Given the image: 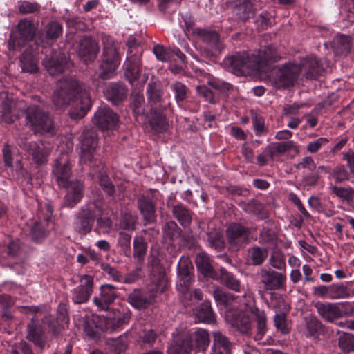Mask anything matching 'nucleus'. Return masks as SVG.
Instances as JSON below:
<instances>
[{
    "label": "nucleus",
    "instance_id": "4be33fe9",
    "mask_svg": "<svg viewBox=\"0 0 354 354\" xmlns=\"http://www.w3.org/2000/svg\"><path fill=\"white\" fill-rule=\"evenodd\" d=\"M261 282L266 290L280 289L286 280V276L271 269H262L259 272Z\"/></svg>",
    "mask_w": 354,
    "mask_h": 354
},
{
    "label": "nucleus",
    "instance_id": "c756f323",
    "mask_svg": "<svg viewBox=\"0 0 354 354\" xmlns=\"http://www.w3.org/2000/svg\"><path fill=\"white\" fill-rule=\"evenodd\" d=\"M127 88L120 83H111L104 91L106 99L114 105H118L127 97Z\"/></svg>",
    "mask_w": 354,
    "mask_h": 354
},
{
    "label": "nucleus",
    "instance_id": "ea45409f",
    "mask_svg": "<svg viewBox=\"0 0 354 354\" xmlns=\"http://www.w3.org/2000/svg\"><path fill=\"white\" fill-rule=\"evenodd\" d=\"M305 328L304 334L306 337L317 338L324 332L323 324L316 317L313 316L305 318Z\"/></svg>",
    "mask_w": 354,
    "mask_h": 354
},
{
    "label": "nucleus",
    "instance_id": "8fccbe9b",
    "mask_svg": "<svg viewBox=\"0 0 354 354\" xmlns=\"http://www.w3.org/2000/svg\"><path fill=\"white\" fill-rule=\"evenodd\" d=\"M90 167H95V165H93L92 164L89 165ZM99 169V183L102 189L104 192H106L109 196H113L115 194V187L113 185L111 180L108 176L106 172L104 171V166L102 165H96Z\"/></svg>",
    "mask_w": 354,
    "mask_h": 354
},
{
    "label": "nucleus",
    "instance_id": "3c124183",
    "mask_svg": "<svg viewBox=\"0 0 354 354\" xmlns=\"http://www.w3.org/2000/svg\"><path fill=\"white\" fill-rule=\"evenodd\" d=\"M130 107L136 115H142L145 112V98L140 90H133L130 97Z\"/></svg>",
    "mask_w": 354,
    "mask_h": 354
},
{
    "label": "nucleus",
    "instance_id": "2f4dec72",
    "mask_svg": "<svg viewBox=\"0 0 354 354\" xmlns=\"http://www.w3.org/2000/svg\"><path fill=\"white\" fill-rule=\"evenodd\" d=\"M138 205L145 221V225L155 222V205L149 196H141L138 198Z\"/></svg>",
    "mask_w": 354,
    "mask_h": 354
},
{
    "label": "nucleus",
    "instance_id": "20e7f679",
    "mask_svg": "<svg viewBox=\"0 0 354 354\" xmlns=\"http://www.w3.org/2000/svg\"><path fill=\"white\" fill-rule=\"evenodd\" d=\"M26 124L35 133H55V127L49 112L38 105L28 106L25 111Z\"/></svg>",
    "mask_w": 354,
    "mask_h": 354
},
{
    "label": "nucleus",
    "instance_id": "9d476101",
    "mask_svg": "<svg viewBox=\"0 0 354 354\" xmlns=\"http://www.w3.org/2000/svg\"><path fill=\"white\" fill-rule=\"evenodd\" d=\"M124 324V319L121 317H118L117 319H106L104 317L98 316H92L88 317L84 322V331L86 336L90 339L95 338L100 331L104 329L109 330L112 328L114 330Z\"/></svg>",
    "mask_w": 354,
    "mask_h": 354
},
{
    "label": "nucleus",
    "instance_id": "4d7b16f0",
    "mask_svg": "<svg viewBox=\"0 0 354 354\" xmlns=\"http://www.w3.org/2000/svg\"><path fill=\"white\" fill-rule=\"evenodd\" d=\"M274 324L277 330L282 334L286 335L290 332V322L287 319V313H276L274 317Z\"/></svg>",
    "mask_w": 354,
    "mask_h": 354
},
{
    "label": "nucleus",
    "instance_id": "aec40b11",
    "mask_svg": "<svg viewBox=\"0 0 354 354\" xmlns=\"http://www.w3.org/2000/svg\"><path fill=\"white\" fill-rule=\"evenodd\" d=\"M118 120V115L106 106L100 107L93 118V124L102 131L115 127Z\"/></svg>",
    "mask_w": 354,
    "mask_h": 354
},
{
    "label": "nucleus",
    "instance_id": "6ab92c4d",
    "mask_svg": "<svg viewBox=\"0 0 354 354\" xmlns=\"http://www.w3.org/2000/svg\"><path fill=\"white\" fill-rule=\"evenodd\" d=\"M53 173L59 187L66 186L71 182V167L68 154L63 153L56 159Z\"/></svg>",
    "mask_w": 354,
    "mask_h": 354
},
{
    "label": "nucleus",
    "instance_id": "864d4df0",
    "mask_svg": "<svg viewBox=\"0 0 354 354\" xmlns=\"http://www.w3.org/2000/svg\"><path fill=\"white\" fill-rule=\"evenodd\" d=\"M138 223V217L131 212H125L122 214L119 221V228L122 231H131L136 230V224Z\"/></svg>",
    "mask_w": 354,
    "mask_h": 354
},
{
    "label": "nucleus",
    "instance_id": "09e8293b",
    "mask_svg": "<svg viewBox=\"0 0 354 354\" xmlns=\"http://www.w3.org/2000/svg\"><path fill=\"white\" fill-rule=\"evenodd\" d=\"M108 354H121L127 348V339L125 336L116 338H109L106 340Z\"/></svg>",
    "mask_w": 354,
    "mask_h": 354
},
{
    "label": "nucleus",
    "instance_id": "79ce46f5",
    "mask_svg": "<svg viewBox=\"0 0 354 354\" xmlns=\"http://www.w3.org/2000/svg\"><path fill=\"white\" fill-rule=\"evenodd\" d=\"M218 279L228 289L234 292H239L241 289L240 281L236 279L232 273L227 272L225 268H221L219 270Z\"/></svg>",
    "mask_w": 354,
    "mask_h": 354
},
{
    "label": "nucleus",
    "instance_id": "0e129e2a",
    "mask_svg": "<svg viewBox=\"0 0 354 354\" xmlns=\"http://www.w3.org/2000/svg\"><path fill=\"white\" fill-rule=\"evenodd\" d=\"M171 88L174 92V98L177 103L184 101L187 97V88L180 82H176Z\"/></svg>",
    "mask_w": 354,
    "mask_h": 354
},
{
    "label": "nucleus",
    "instance_id": "4468645a",
    "mask_svg": "<svg viewBox=\"0 0 354 354\" xmlns=\"http://www.w3.org/2000/svg\"><path fill=\"white\" fill-rule=\"evenodd\" d=\"M225 319L240 333L252 336V322L242 310L236 308L227 309L225 312Z\"/></svg>",
    "mask_w": 354,
    "mask_h": 354
},
{
    "label": "nucleus",
    "instance_id": "e2e57ef3",
    "mask_svg": "<svg viewBox=\"0 0 354 354\" xmlns=\"http://www.w3.org/2000/svg\"><path fill=\"white\" fill-rule=\"evenodd\" d=\"M338 345L345 353L354 351V336L348 333H342L339 337Z\"/></svg>",
    "mask_w": 354,
    "mask_h": 354
},
{
    "label": "nucleus",
    "instance_id": "de8ad7c7",
    "mask_svg": "<svg viewBox=\"0 0 354 354\" xmlns=\"http://www.w3.org/2000/svg\"><path fill=\"white\" fill-rule=\"evenodd\" d=\"M236 14L243 20L252 18L255 14V9L251 0H236Z\"/></svg>",
    "mask_w": 354,
    "mask_h": 354
},
{
    "label": "nucleus",
    "instance_id": "f257e3e1",
    "mask_svg": "<svg viewBox=\"0 0 354 354\" xmlns=\"http://www.w3.org/2000/svg\"><path fill=\"white\" fill-rule=\"evenodd\" d=\"M76 98V105L70 111L71 118L77 120L82 118L91 107V100L84 84L72 79H64L58 81L52 95V100L55 106L62 108Z\"/></svg>",
    "mask_w": 354,
    "mask_h": 354
},
{
    "label": "nucleus",
    "instance_id": "0eeeda50",
    "mask_svg": "<svg viewBox=\"0 0 354 354\" xmlns=\"http://www.w3.org/2000/svg\"><path fill=\"white\" fill-rule=\"evenodd\" d=\"M193 270L194 267L189 258L182 257L180 259L178 264V280L176 283V289L183 295L181 299L185 306L189 305L187 297L189 298L192 297L189 290L194 281Z\"/></svg>",
    "mask_w": 354,
    "mask_h": 354
},
{
    "label": "nucleus",
    "instance_id": "6e6d98bb",
    "mask_svg": "<svg viewBox=\"0 0 354 354\" xmlns=\"http://www.w3.org/2000/svg\"><path fill=\"white\" fill-rule=\"evenodd\" d=\"M351 296L350 288L343 283H333L330 285L329 298L339 299L348 298Z\"/></svg>",
    "mask_w": 354,
    "mask_h": 354
},
{
    "label": "nucleus",
    "instance_id": "7c9ffc66",
    "mask_svg": "<svg viewBox=\"0 0 354 354\" xmlns=\"http://www.w3.org/2000/svg\"><path fill=\"white\" fill-rule=\"evenodd\" d=\"M26 338L32 342L36 346H39L41 350L45 347L46 337L42 326L35 322L32 319L31 322L27 326Z\"/></svg>",
    "mask_w": 354,
    "mask_h": 354
},
{
    "label": "nucleus",
    "instance_id": "412c9836",
    "mask_svg": "<svg viewBox=\"0 0 354 354\" xmlns=\"http://www.w3.org/2000/svg\"><path fill=\"white\" fill-rule=\"evenodd\" d=\"M99 50L98 44L93 37L86 36L80 41L77 53L84 63L93 61Z\"/></svg>",
    "mask_w": 354,
    "mask_h": 354
},
{
    "label": "nucleus",
    "instance_id": "ddd939ff",
    "mask_svg": "<svg viewBox=\"0 0 354 354\" xmlns=\"http://www.w3.org/2000/svg\"><path fill=\"white\" fill-rule=\"evenodd\" d=\"M254 61L257 63V73H266L271 68L272 64L279 62L281 56L277 53L275 48L266 46L255 53H253Z\"/></svg>",
    "mask_w": 354,
    "mask_h": 354
},
{
    "label": "nucleus",
    "instance_id": "f704fd0d",
    "mask_svg": "<svg viewBox=\"0 0 354 354\" xmlns=\"http://www.w3.org/2000/svg\"><path fill=\"white\" fill-rule=\"evenodd\" d=\"M291 149L298 151L295 143L292 140H288L270 143L266 147V152L268 154L270 159L273 160L279 155Z\"/></svg>",
    "mask_w": 354,
    "mask_h": 354
},
{
    "label": "nucleus",
    "instance_id": "423d86ee",
    "mask_svg": "<svg viewBox=\"0 0 354 354\" xmlns=\"http://www.w3.org/2000/svg\"><path fill=\"white\" fill-rule=\"evenodd\" d=\"M274 69L270 78L271 84L276 88H288L292 86L297 80L301 66L293 63H286Z\"/></svg>",
    "mask_w": 354,
    "mask_h": 354
},
{
    "label": "nucleus",
    "instance_id": "052dcab7",
    "mask_svg": "<svg viewBox=\"0 0 354 354\" xmlns=\"http://www.w3.org/2000/svg\"><path fill=\"white\" fill-rule=\"evenodd\" d=\"M181 230L174 221H169L164 225L162 232L165 237L173 241L180 236Z\"/></svg>",
    "mask_w": 354,
    "mask_h": 354
},
{
    "label": "nucleus",
    "instance_id": "774afa93",
    "mask_svg": "<svg viewBox=\"0 0 354 354\" xmlns=\"http://www.w3.org/2000/svg\"><path fill=\"white\" fill-rule=\"evenodd\" d=\"M270 265L278 270H281L285 266L283 254L279 250H274L270 257Z\"/></svg>",
    "mask_w": 354,
    "mask_h": 354
},
{
    "label": "nucleus",
    "instance_id": "e433bc0d",
    "mask_svg": "<svg viewBox=\"0 0 354 354\" xmlns=\"http://www.w3.org/2000/svg\"><path fill=\"white\" fill-rule=\"evenodd\" d=\"M164 110L159 108H151L149 125L156 132L166 131L168 124L166 122V117L162 114Z\"/></svg>",
    "mask_w": 354,
    "mask_h": 354
},
{
    "label": "nucleus",
    "instance_id": "a18cd8bd",
    "mask_svg": "<svg viewBox=\"0 0 354 354\" xmlns=\"http://www.w3.org/2000/svg\"><path fill=\"white\" fill-rule=\"evenodd\" d=\"M207 241L210 248L217 252L223 250L225 246L222 232L220 229L213 228L206 232Z\"/></svg>",
    "mask_w": 354,
    "mask_h": 354
},
{
    "label": "nucleus",
    "instance_id": "6e6552de",
    "mask_svg": "<svg viewBox=\"0 0 354 354\" xmlns=\"http://www.w3.org/2000/svg\"><path fill=\"white\" fill-rule=\"evenodd\" d=\"M17 29L19 36L11 33L8 41V48L10 50H17L23 47L27 41L32 40L37 30L32 21L27 19H21Z\"/></svg>",
    "mask_w": 354,
    "mask_h": 354
},
{
    "label": "nucleus",
    "instance_id": "bb28decb",
    "mask_svg": "<svg viewBox=\"0 0 354 354\" xmlns=\"http://www.w3.org/2000/svg\"><path fill=\"white\" fill-rule=\"evenodd\" d=\"M304 75L308 79H317L322 75L324 73V67L320 63V60L313 56L304 58L300 64Z\"/></svg>",
    "mask_w": 354,
    "mask_h": 354
},
{
    "label": "nucleus",
    "instance_id": "473e14b6",
    "mask_svg": "<svg viewBox=\"0 0 354 354\" xmlns=\"http://www.w3.org/2000/svg\"><path fill=\"white\" fill-rule=\"evenodd\" d=\"M195 263L197 270L204 276L213 279H218V274L214 270L209 257L205 252L196 255Z\"/></svg>",
    "mask_w": 354,
    "mask_h": 354
},
{
    "label": "nucleus",
    "instance_id": "dca6fc26",
    "mask_svg": "<svg viewBox=\"0 0 354 354\" xmlns=\"http://www.w3.org/2000/svg\"><path fill=\"white\" fill-rule=\"evenodd\" d=\"M80 282L81 283L71 292V299L75 304L87 302L93 292V277L88 274L81 275Z\"/></svg>",
    "mask_w": 354,
    "mask_h": 354
},
{
    "label": "nucleus",
    "instance_id": "393cba45",
    "mask_svg": "<svg viewBox=\"0 0 354 354\" xmlns=\"http://www.w3.org/2000/svg\"><path fill=\"white\" fill-rule=\"evenodd\" d=\"M37 51L32 45L27 46L19 57L21 71L24 73H35L39 70Z\"/></svg>",
    "mask_w": 354,
    "mask_h": 354
},
{
    "label": "nucleus",
    "instance_id": "338daca9",
    "mask_svg": "<svg viewBox=\"0 0 354 354\" xmlns=\"http://www.w3.org/2000/svg\"><path fill=\"white\" fill-rule=\"evenodd\" d=\"M330 189L336 196L346 201H350L354 194V190L351 187H341L331 185Z\"/></svg>",
    "mask_w": 354,
    "mask_h": 354
},
{
    "label": "nucleus",
    "instance_id": "c85d7f7f",
    "mask_svg": "<svg viewBox=\"0 0 354 354\" xmlns=\"http://www.w3.org/2000/svg\"><path fill=\"white\" fill-rule=\"evenodd\" d=\"M315 307L319 316L329 322H333L342 315V312L337 304L317 302Z\"/></svg>",
    "mask_w": 354,
    "mask_h": 354
},
{
    "label": "nucleus",
    "instance_id": "5701e85b",
    "mask_svg": "<svg viewBox=\"0 0 354 354\" xmlns=\"http://www.w3.org/2000/svg\"><path fill=\"white\" fill-rule=\"evenodd\" d=\"M116 288L112 285L104 284L100 286V292L93 298L95 305L102 310H108L109 306L117 298Z\"/></svg>",
    "mask_w": 354,
    "mask_h": 354
},
{
    "label": "nucleus",
    "instance_id": "c03bdc74",
    "mask_svg": "<svg viewBox=\"0 0 354 354\" xmlns=\"http://www.w3.org/2000/svg\"><path fill=\"white\" fill-rule=\"evenodd\" d=\"M173 216L183 227H189L192 222L190 210L183 204H176L172 207Z\"/></svg>",
    "mask_w": 354,
    "mask_h": 354
},
{
    "label": "nucleus",
    "instance_id": "39448f33",
    "mask_svg": "<svg viewBox=\"0 0 354 354\" xmlns=\"http://www.w3.org/2000/svg\"><path fill=\"white\" fill-rule=\"evenodd\" d=\"M102 40L103 54L99 77L102 79H108L112 76L120 64V58L118 53L120 44L109 35H103Z\"/></svg>",
    "mask_w": 354,
    "mask_h": 354
},
{
    "label": "nucleus",
    "instance_id": "680f3d73",
    "mask_svg": "<svg viewBox=\"0 0 354 354\" xmlns=\"http://www.w3.org/2000/svg\"><path fill=\"white\" fill-rule=\"evenodd\" d=\"M349 176L350 174L344 165H337L330 172V178H334L337 183L348 180Z\"/></svg>",
    "mask_w": 354,
    "mask_h": 354
},
{
    "label": "nucleus",
    "instance_id": "f8f14e48",
    "mask_svg": "<svg viewBox=\"0 0 354 354\" xmlns=\"http://www.w3.org/2000/svg\"><path fill=\"white\" fill-rule=\"evenodd\" d=\"M80 161L91 165L94 158V152L97 146V134L93 129H84L80 137Z\"/></svg>",
    "mask_w": 354,
    "mask_h": 354
},
{
    "label": "nucleus",
    "instance_id": "37998d69",
    "mask_svg": "<svg viewBox=\"0 0 354 354\" xmlns=\"http://www.w3.org/2000/svg\"><path fill=\"white\" fill-rule=\"evenodd\" d=\"M248 261L252 266L262 265L268 256V249L260 246H253L248 250Z\"/></svg>",
    "mask_w": 354,
    "mask_h": 354
},
{
    "label": "nucleus",
    "instance_id": "a878e982",
    "mask_svg": "<svg viewBox=\"0 0 354 354\" xmlns=\"http://www.w3.org/2000/svg\"><path fill=\"white\" fill-rule=\"evenodd\" d=\"M147 93L148 96V103L151 108H159L160 110H165L170 106V102L165 103L162 98L163 92L159 82H149L147 84Z\"/></svg>",
    "mask_w": 354,
    "mask_h": 354
},
{
    "label": "nucleus",
    "instance_id": "c9c22d12",
    "mask_svg": "<svg viewBox=\"0 0 354 354\" xmlns=\"http://www.w3.org/2000/svg\"><path fill=\"white\" fill-rule=\"evenodd\" d=\"M147 243L141 235H136L133 241V257L136 264L142 266L144 263L145 256L147 252Z\"/></svg>",
    "mask_w": 354,
    "mask_h": 354
},
{
    "label": "nucleus",
    "instance_id": "7ed1b4c3",
    "mask_svg": "<svg viewBox=\"0 0 354 354\" xmlns=\"http://www.w3.org/2000/svg\"><path fill=\"white\" fill-rule=\"evenodd\" d=\"M167 288V281L162 273H152L151 283L147 286V290L136 288L127 295V301L134 308L145 309L152 305L158 294L162 293Z\"/></svg>",
    "mask_w": 354,
    "mask_h": 354
},
{
    "label": "nucleus",
    "instance_id": "603ef678",
    "mask_svg": "<svg viewBox=\"0 0 354 354\" xmlns=\"http://www.w3.org/2000/svg\"><path fill=\"white\" fill-rule=\"evenodd\" d=\"M198 322L212 323L214 321V315L209 301L202 303L196 312Z\"/></svg>",
    "mask_w": 354,
    "mask_h": 354
},
{
    "label": "nucleus",
    "instance_id": "f03ea898",
    "mask_svg": "<svg viewBox=\"0 0 354 354\" xmlns=\"http://www.w3.org/2000/svg\"><path fill=\"white\" fill-rule=\"evenodd\" d=\"M172 335L167 354H190L192 341L196 347L202 351H205L210 343L208 331L203 328H197L192 335L186 330H176Z\"/></svg>",
    "mask_w": 354,
    "mask_h": 354
},
{
    "label": "nucleus",
    "instance_id": "2eb2a0df",
    "mask_svg": "<svg viewBox=\"0 0 354 354\" xmlns=\"http://www.w3.org/2000/svg\"><path fill=\"white\" fill-rule=\"evenodd\" d=\"M95 218V212L91 207H82L75 216L73 227L77 233L84 236L91 231Z\"/></svg>",
    "mask_w": 354,
    "mask_h": 354
},
{
    "label": "nucleus",
    "instance_id": "a211bd4d",
    "mask_svg": "<svg viewBox=\"0 0 354 354\" xmlns=\"http://www.w3.org/2000/svg\"><path fill=\"white\" fill-rule=\"evenodd\" d=\"M192 32L211 48L210 52L207 53V56H214L221 53V44L216 31L197 27L193 28Z\"/></svg>",
    "mask_w": 354,
    "mask_h": 354
},
{
    "label": "nucleus",
    "instance_id": "58836bf2",
    "mask_svg": "<svg viewBox=\"0 0 354 354\" xmlns=\"http://www.w3.org/2000/svg\"><path fill=\"white\" fill-rule=\"evenodd\" d=\"M126 67L125 75L131 82L138 80L141 71V62L140 55H133L127 58L124 64Z\"/></svg>",
    "mask_w": 354,
    "mask_h": 354
},
{
    "label": "nucleus",
    "instance_id": "a19ab883",
    "mask_svg": "<svg viewBox=\"0 0 354 354\" xmlns=\"http://www.w3.org/2000/svg\"><path fill=\"white\" fill-rule=\"evenodd\" d=\"M213 337V351L214 354L231 353V344L227 337L223 335L220 331L214 332Z\"/></svg>",
    "mask_w": 354,
    "mask_h": 354
},
{
    "label": "nucleus",
    "instance_id": "4c0bfd02",
    "mask_svg": "<svg viewBox=\"0 0 354 354\" xmlns=\"http://www.w3.org/2000/svg\"><path fill=\"white\" fill-rule=\"evenodd\" d=\"M332 48L336 55H347L351 48V37L345 35H337L332 41Z\"/></svg>",
    "mask_w": 354,
    "mask_h": 354
},
{
    "label": "nucleus",
    "instance_id": "49530a36",
    "mask_svg": "<svg viewBox=\"0 0 354 354\" xmlns=\"http://www.w3.org/2000/svg\"><path fill=\"white\" fill-rule=\"evenodd\" d=\"M239 206L248 214L254 215L260 219L267 217L266 213L264 212L263 204L257 200H252L248 203L240 202Z\"/></svg>",
    "mask_w": 354,
    "mask_h": 354
},
{
    "label": "nucleus",
    "instance_id": "5fc2aeb1",
    "mask_svg": "<svg viewBox=\"0 0 354 354\" xmlns=\"http://www.w3.org/2000/svg\"><path fill=\"white\" fill-rule=\"evenodd\" d=\"M131 235L125 231H120L117 240V247L120 249L123 254L129 257L131 256Z\"/></svg>",
    "mask_w": 354,
    "mask_h": 354
},
{
    "label": "nucleus",
    "instance_id": "bf43d9fd",
    "mask_svg": "<svg viewBox=\"0 0 354 354\" xmlns=\"http://www.w3.org/2000/svg\"><path fill=\"white\" fill-rule=\"evenodd\" d=\"M213 296L216 302L223 304L225 306L231 304L236 298L233 294L227 292L218 287L214 289Z\"/></svg>",
    "mask_w": 354,
    "mask_h": 354
},
{
    "label": "nucleus",
    "instance_id": "f3484780",
    "mask_svg": "<svg viewBox=\"0 0 354 354\" xmlns=\"http://www.w3.org/2000/svg\"><path fill=\"white\" fill-rule=\"evenodd\" d=\"M21 148L32 156L33 162L38 166L47 162L50 155V148L42 141L24 142Z\"/></svg>",
    "mask_w": 354,
    "mask_h": 354
},
{
    "label": "nucleus",
    "instance_id": "cd10ccee",
    "mask_svg": "<svg viewBox=\"0 0 354 354\" xmlns=\"http://www.w3.org/2000/svg\"><path fill=\"white\" fill-rule=\"evenodd\" d=\"M67 59L61 52H55L50 58L46 57L43 61V65L51 75H56L64 72Z\"/></svg>",
    "mask_w": 354,
    "mask_h": 354
},
{
    "label": "nucleus",
    "instance_id": "69168bd1",
    "mask_svg": "<svg viewBox=\"0 0 354 354\" xmlns=\"http://www.w3.org/2000/svg\"><path fill=\"white\" fill-rule=\"evenodd\" d=\"M18 10L23 15L34 14L39 12L40 6L36 2L20 1L18 3Z\"/></svg>",
    "mask_w": 354,
    "mask_h": 354
},
{
    "label": "nucleus",
    "instance_id": "13d9d810",
    "mask_svg": "<svg viewBox=\"0 0 354 354\" xmlns=\"http://www.w3.org/2000/svg\"><path fill=\"white\" fill-rule=\"evenodd\" d=\"M46 37L48 40H55L62 35L63 28L56 21H50L46 26Z\"/></svg>",
    "mask_w": 354,
    "mask_h": 354
},
{
    "label": "nucleus",
    "instance_id": "1a4fd4ad",
    "mask_svg": "<svg viewBox=\"0 0 354 354\" xmlns=\"http://www.w3.org/2000/svg\"><path fill=\"white\" fill-rule=\"evenodd\" d=\"M232 73L237 75H245L251 73H257V63L254 61L253 55L246 53H237L225 59Z\"/></svg>",
    "mask_w": 354,
    "mask_h": 354
},
{
    "label": "nucleus",
    "instance_id": "72a5a7b5",
    "mask_svg": "<svg viewBox=\"0 0 354 354\" xmlns=\"http://www.w3.org/2000/svg\"><path fill=\"white\" fill-rule=\"evenodd\" d=\"M250 312L254 316L256 323V333L254 339L256 341L261 340L268 330L266 313L264 310H259L257 307L252 308Z\"/></svg>",
    "mask_w": 354,
    "mask_h": 354
},
{
    "label": "nucleus",
    "instance_id": "b1692460",
    "mask_svg": "<svg viewBox=\"0 0 354 354\" xmlns=\"http://www.w3.org/2000/svg\"><path fill=\"white\" fill-rule=\"evenodd\" d=\"M66 189L64 196V205L67 207H73L80 203L84 196V185L79 180L71 181L66 186H62Z\"/></svg>",
    "mask_w": 354,
    "mask_h": 354
},
{
    "label": "nucleus",
    "instance_id": "9b49d317",
    "mask_svg": "<svg viewBox=\"0 0 354 354\" xmlns=\"http://www.w3.org/2000/svg\"><path fill=\"white\" fill-rule=\"evenodd\" d=\"M228 248L236 252L244 248L249 243L250 230L241 223H233L226 229Z\"/></svg>",
    "mask_w": 354,
    "mask_h": 354
}]
</instances>
